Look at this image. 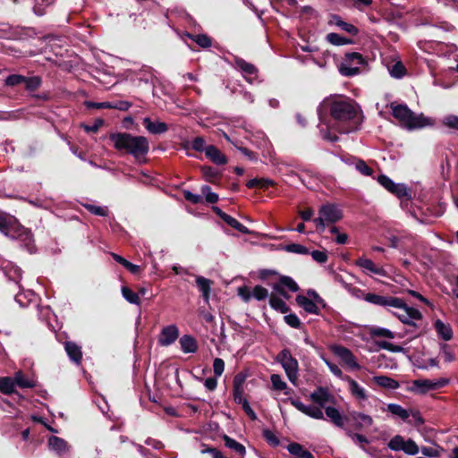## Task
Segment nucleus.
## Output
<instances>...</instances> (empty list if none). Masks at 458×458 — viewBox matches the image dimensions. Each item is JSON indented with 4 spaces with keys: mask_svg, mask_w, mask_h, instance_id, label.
Listing matches in <instances>:
<instances>
[{
    "mask_svg": "<svg viewBox=\"0 0 458 458\" xmlns=\"http://www.w3.org/2000/svg\"><path fill=\"white\" fill-rule=\"evenodd\" d=\"M329 110L331 117L337 122H347L352 120L357 114V107L347 98L342 96H331L326 98L318 106L317 112L319 118V131L321 137L331 142L338 140V136L331 132L328 125L324 123V113Z\"/></svg>",
    "mask_w": 458,
    "mask_h": 458,
    "instance_id": "obj_1",
    "label": "nucleus"
},
{
    "mask_svg": "<svg viewBox=\"0 0 458 458\" xmlns=\"http://www.w3.org/2000/svg\"><path fill=\"white\" fill-rule=\"evenodd\" d=\"M365 301L378 307H382L391 312L402 323L418 327L417 321L422 319L421 312L412 307H409L402 298L392 295H380L374 293H367Z\"/></svg>",
    "mask_w": 458,
    "mask_h": 458,
    "instance_id": "obj_2",
    "label": "nucleus"
},
{
    "mask_svg": "<svg viewBox=\"0 0 458 458\" xmlns=\"http://www.w3.org/2000/svg\"><path fill=\"white\" fill-rule=\"evenodd\" d=\"M114 148L120 152L132 156L137 161H145L149 150L148 140L128 132H115L109 135Z\"/></svg>",
    "mask_w": 458,
    "mask_h": 458,
    "instance_id": "obj_3",
    "label": "nucleus"
},
{
    "mask_svg": "<svg viewBox=\"0 0 458 458\" xmlns=\"http://www.w3.org/2000/svg\"><path fill=\"white\" fill-rule=\"evenodd\" d=\"M0 232L11 239L18 240L29 252L34 251L35 246L31 232L22 226L15 216L7 213H0Z\"/></svg>",
    "mask_w": 458,
    "mask_h": 458,
    "instance_id": "obj_4",
    "label": "nucleus"
},
{
    "mask_svg": "<svg viewBox=\"0 0 458 458\" xmlns=\"http://www.w3.org/2000/svg\"><path fill=\"white\" fill-rule=\"evenodd\" d=\"M390 107L393 116L399 121L402 127L409 131L421 129L432 124L429 118L422 114H416L404 104L391 103Z\"/></svg>",
    "mask_w": 458,
    "mask_h": 458,
    "instance_id": "obj_5",
    "label": "nucleus"
},
{
    "mask_svg": "<svg viewBox=\"0 0 458 458\" xmlns=\"http://www.w3.org/2000/svg\"><path fill=\"white\" fill-rule=\"evenodd\" d=\"M343 218L342 209L335 204L327 203L318 209V216L312 221L318 233H323L329 225L337 223Z\"/></svg>",
    "mask_w": 458,
    "mask_h": 458,
    "instance_id": "obj_6",
    "label": "nucleus"
},
{
    "mask_svg": "<svg viewBox=\"0 0 458 458\" xmlns=\"http://www.w3.org/2000/svg\"><path fill=\"white\" fill-rule=\"evenodd\" d=\"M295 301L299 307L313 315H319L321 309L327 307L325 300L315 290H309L307 295H297Z\"/></svg>",
    "mask_w": 458,
    "mask_h": 458,
    "instance_id": "obj_7",
    "label": "nucleus"
},
{
    "mask_svg": "<svg viewBox=\"0 0 458 458\" xmlns=\"http://www.w3.org/2000/svg\"><path fill=\"white\" fill-rule=\"evenodd\" d=\"M276 360L281 364L289 381L296 384L298 378L299 363L298 360L292 355L289 349H283L276 358Z\"/></svg>",
    "mask_w": 458,
    "mask_h": 458,
    "instance_id": "obj_8",
    "label": "nucleus"
},
{
    "mask_svg": "<svg viewBox=\"0 0 458 458\" xmlns=\"http://www.w3.org/2000/svg\"><path fill=\"white\" fill-rule=\"evenodd\" d=\"M448 379H417L412 382L411 390L420 394H424L431 390H437L448 384Z\"/></svg>",
    "mask_w": 458,
    "mask_h": 458,
    "instance_id": "obj_9",
    "label": "nucleus"
},
{
    "mask_svg": "<svg viewBox=\"0 0 458 458\" xmlns=\"http://www.w3.org/2000/svg\"><path fill=\"white\" fill-rule=\"evenodd\" d=\"M354 264L367 276L376 275L383 277L388 276V273L384 267L377 265L372 259L364 256L357 259Z\"/></svg>",
    "mask_w": 458,
    "mask_h": 458,
    "instance_id": "obj_10",
    "label": "nucleus"
},
{
    "mask_svg": "<svg viewBox=\"0 0 458 458\" xmlns=\"http://www.w3.org/2000/svg\"><path fill=\"white\" fill-rule=\"evenodd\" d=\"M289 402L294 408L303 414L315 420H324L323 411L316 404H305L296 398H290Z\"/></svg>",
    "mask_w": 458,
    "mask_h": 458,
    "instance_id": "obj_11",
    "label": "nucleus"
},
{
    "mask_svg": "<svg viewBox=\"0 0 458 458\" xmlns=\"http://www.w3.org/2000/svg\"><path fill=\"white\" fill-rule=\"evenodd\" d=\"M233 60L236 68L242 72L246 81L250 84L254 83L255 80L258 78L257 67L238 56H234Z\"/></svg>",
    "mask_w": 458,
    "mask_h": 458,
    "instance_id": "obj_12",
    "label": "nucleus"
},
{
    "mask_svg": "<svg viewBox=\"0 0 458 458\" xmlns=\"http://www.w3.org/2000/svg\"><path fill=\"white\" fill-rule=\"evenodd\" d=\"M344 381L348 384V391L351 395L361 405L369 398L368 391L350 376H345Z\"/></svg>",
    "mask_w": 458,
    "mask_h": 458,
    "instance_id": "obj_13",
    "label": "nucleus"
},
{
    "mask_svg": "<svg viewBox=\"0 0 458 458\" xmlns=\"http://www.w3.org/2000/svg\"><path fill=\"white\" fill-rule=\"evenodd\" d=\"M332 351L351 369H359L360 368L356 357L348 348L341 345H335L332 348Z\"/></svg>",
    "mask_w": 458,
    "mask_h": 458,
    "instance_id": "obj_14",
    "label": "nucleus"
},
{
    "mask_svg": "<svg viewBox=\"0 0 458 458\" xmlns=\"http://www.w3.org/2000/svg\"><path fill=\"white\" fill-rule=\"evenodd\" d=\"M179 336V329L175 325L164 327L158 336V344L161 346H169L173 344Z\"/></svg>",
    "mask_w": 458,
    "mask_h": 458,
    "instance_id": "obj_15",
    "label": "nucleus"
},
{
    "mask_svg": "<svg viewBox=\"0 0 458 458\" xmlns=\"http://www.w3.org/2000/svg\"><path fill=\"white\" fill-rule=\"evenodd\" d=\"M48 448L50 451L55 453L59 457H64L68 454L71 449L69 444L59 437L52 436L48 438Z\"/></svg>",
    "mask_w": 458,
    "mask_h": 458,
    "instance_id": "obj_16",
    "label": "nucleus"
},
{
    "mask_svg": "<svg viewBox=\"0 0 458 458\" xmlns=\"http://www.w3.org/2000/svg\"><path fill=\"white\" fill-rule=\"evenodd\" d=\"M311 401L320 409H325L327 404L332 403L334 397L330 394L327 389L318 387L317 390L310 394Z\"/></svg>",
    "mask_w": 458,
    "mask_h": 458,
    "instance_id": "obj_17",
    "label": "nucleus"
},
{
    "mask_svg": "<svg viewBox=\"0 0 458 458\" xmlns=\"http://www.w3.org/2000/svg\"><path fill=\"white\" fill-rule=\"evenodd\" d=\"M350 416L357 429L369 428L373 424L372 417L366 413L360 411H352L350 412Z\"/></svg>",
    "mask_w": 458,
    "mask_h": 458,
    "instance_id": "obj_18",
    "label": "nucleus"
},
{
    "mask_svg": "<svg viewBox=\"0 0 458 458\" xmlns=\"http://www.w3.org/2000/svg\"><path fill=\"white\" fill-rule=\"evenodd\" d=\"M196 285L202 293L203 300L206 303L209 302L212 281L202 276H196Z\"/></svg>",
    "mask_w": 458,
    "mask_h": 458,
    "instance_id": "obj_19",
    "label": "nucleus"
},
{
    "mask_svg": "<svg viewBox=\"0 0 458 458\" xmlns=\"http://www.w3.org/2000/svg\"><path fill=\"white\" fill-rule=\"evenodd\" d=\"M142 123L146 130L152 134H162L168 130L166 123L157 121L153 122L149 117H145Z\"/></svg>",
    "mask_w": 458,
    "mask_h": 458,
    "instance_id": "obj_20",
    "label": "nucleus"
},
{
    "mask_svg": "<svg viewBox=\"0 0 458 458\" xmlns=\"http://www.w3.org/2000/svg\"><path fill=\"white\" fill-rule=\"evenodd\" d=\"M64 349L67 355L75 364L79 365L82 360V352L81 346L73 342H66L64 344Z\"/></svg>",
    "mask_w": 458,
    "mask_h": 458,
    "instance_id": "obj_21",
    "label": "nucleus"
},
{
    "mask_svg": "<svg viewBox=\"0 0 458 458\" xmlns=\"http://www.w3.org/2000/svg\"><path fill=\"white\" fill-rule=\"evenodd\" d=\"M434 328L437 335L444 341H449L453 337V330L449 324L444 323L441 319L434 322Z\"/></svg>",
    "mask_w": 458,
    "mask_h": 458,
    "instance_id": "obj_22",
    "label": "nucleus"
},
{
    "mask_svg": "<svg viewBox=\"0 0 458 458\" xmlns=\"http://www.w3.org/2000/svg\"><path fill=\"white\" fill-rule=\"evenodd\" d=\"M4 274L10 281H13L17 285L18 289L21 288L20 281L22 277V271L19 267L13 264H8L4 267Z\"/></svg>",
    "mask_w": 458,
    "mask_h": 458,
    "instance_id": "obj_23",
    "label": "nucleus"
},
{
    "mask_svg": "<svg viewBox=\"0 0 458 458\" xmlns=\"http://www.w3.org/2000/svg\"><path fill=\"white\" fill-rule=\"evenodd\" d=\"M205 154L207 157L216 165H225L227 162L226 157L213 145L208 146Z\"/></svg>",
    "mask_w": 458,
    "mask_h": 458,
    "instance_id": "obj_24",
    "label": "nucleus"
},
{
    "mask_svg": "<svg viewBox=\"0 0 458 458\" xmlns=\"http://www.w3.org/2000/svg\"><path fill=\"white\" fill-rule=\"evenodd\" d=\"M286 449L293 458H314L310 451L304 449L303 446L298 443L289 444Z\"/></svg>",
    "mask_w": 458,
    "mask_h": 458,
    "instance_id": "obj_25",
    "label": "nucleus"
},
{
    "mask_svg": "<svg viewBox=\"0 0 458 458\" xmlns=\"http://www.w3.org/2000/svg\"><path fill=\"white\" fill-rule=\"evenodd\" d=\"M373 381L377 386L389 390H395L400 386L398 381L387 376H375Z\"/></svg>",
    "mask_w": 458,
    "mask_h": 458,
    "instance_id": "obj_26",
    "label": "nucleus"
},
{
    "mask_svg": "<svg viewBox=\"0 0 458 458\" xmlns=\"http://www.w3.org/2000/svg\"><path fill=\"white\" fill-rule=\"evenodd\" d=\"M180 346L184 353H194L197 351L196 340L189 335H182L180 340Z\"/></svg>",
    "mask_w": 458,
    "mask_h": 458,
    "instance_id": "obj_27",
    "label": "nucleus"
},
{
    "mask_svg": "<svg viewBox=\"0 0 458 458\" xmlns=\"http://www.w3.org/2000/svg\"><path fill=\"white\" fill-rule=\"evenodd\" d=\"M225 445L230 450L235 452L241 456H244L246 454V448L243 445L236 441L235 439L225 435L223 437Z\"/></svg>",
    "mask_w": 458,
    "mask_h": 458,
    "instance_id": "obj_28",
    "label": "nucleus"
},
{
    "mask_svg": "<svg viewBox=\"0 0 458 458\" xmlns=\"http://www.w3.org/2000/svg\"><path fill=\"white\" fill-rule=\"evenodd\" d=\"M327 417L336 426L342 428L344 426V418L340 411L332 406L325 408Z\"/></svg>",
    "mask_w": 458,
    "mask_h": 458,
    "instance_id": "obj_29",
    "label": "nucleus"
},
{
    "mask_svg": "<svg viewBox=\"0 0 458 458\" xmlns=\"http://www.w3.org/2000/svg\"><path fill=\"white\" fill-rule=\"evenodd\" d=\"M387 411L392 413L394 416L400 418L403 421H408L410 418V411L403 408L401 405L397 403H389L387 404Z\"/></svg>",
    "mask_w": 458,
    "mask_h": 458,
    "instance_id": "obj_30",
    "label": "nucleus"
},
{
    "mask_svg": "<svg viewBox=\"0 0 458 458\" xmlns=\"http://www.w3.org/2000/svg\"><path fill=\"white\" fill-rule=\"evenodd\" d=\"M14 298L21 307H27L35 299V293L30 290L21 291L15 294Z\"/></svg>",
    "mask_w": 458,
    "mask_h": 458,
    "instance_id": "obj_31",
    "label": "nucleus"
},
{
    "mask_svg": "<svg viewBox=\"0 0 458 458\" xmlns=\"http://www.w3.org/2000/svg\"><path fill=\"white\" fill-rule=\"evenodd\" d=\"M15 384L21 388H33L36 382L33 378L27 377L21 371H18L13 376Z\"/></svg>",
    "mask_w": 458,
    "mask_h": 458,
    "instance_id": "obj_32",
    "label": "nucleus"
},
{
    "mask_svg": "<svg viewBox=\"0 0 458 458\" xmlns=\"http://www.w3.org/2000/svg\"><path fill=\"white\" fill-rule=\"evenodd\" d=\"M269 304L272 309L283 314L287 313L290 310L286 302L274 293L269 297Z\"/></svg>",
    "mask_w": 458,
    "mask_h": 458,
    "instance_id": "obj_33",
    "label": "nucleus"
},
{
    "mask_svg": "<svg viewBox=\"0 0 458 458\" xmlns=\"http://www.w3.org/2000/svg\"><path fill=\"white\" fill-rule=\"evenodd\" d=\"M339 72L345 77H352L360 73V67L344 60L339 65Z\"/></svg>",
    "mask_w": 458,
    "mask_h": 458,
    "instance_id": "obj_34",
    "label": "nucleus"
},
{
    "mask_svg": "<svg viewBox=\"0 0 458 458\" xmlns=\"http://www.w3.org/2000/svg\"><path fill=\"white\" fill-rule=\"evenodd\" d=\"M275 184L274 181L268 178H253L249 180L246 182V186L249 189H252L255 187L260 188V189H267L270 186H273Z\"/></svg>",
    "mask_w": 458,
    "mask_h": 458,
    "instance_id": "obj_35",
    "label": "nucleus"
},
{
    "mask_svg": "<svg viewBox=\"0 0 458 458\" xmlns=\"http://www.w3.org/2000/svg\"><path fill=\"white\" fill-rule=\"evenodd\" d=\"M15 386L14 377H4L0 378V392L4 394L14 393Z\"/></svg>",
    "mask_w": 458,
    "mask_h": 458,
    "instance_id": "obj_36",
    "label": "nucleus"
},
{
    "mask_svg": "<svg viewBox=\"0 0 458 458\" xmlns=\"http://www.w3.org/2000/svg\"><path fill=\"white\" fill-rule=\"evenodd\" d=\"M352 162L350 163L352 165L355 169L365 176H371L373 174V169L369 167L365 161L360 158H352Z\"/></svg>",
    "mask_w": 458,
    "mask_h": 458,
    "instance_id": "obj_37",
    "label": "nucleus"
},
{
    "mask_svg": "<svg viewBox=\"0 0 458 458\" xmlns=\"http://www.w3.org/2000/svg\"><path fill=\"white\" fill-rule=\"evenodd\" d=\"M390 75L395 79H401L405 75L406 69L402 62L398 61L387 66Z\"/></svg>",
    "mask_w": 458,
    "mask_h": 458,
    "instance_id": "obj_38",
    "label": "nucleus"
},
{
    "mask_svg": "<svg viewBox=\"0 0 458 458\" xmlns=\"http://www.w3.org/2000/svg\"><path fill=\"white\" fill-rule=\"evenodd\" d=\"M333 19H334L335 25L338 26L339 28H341L343 30L346 31L347 33H349L352 36H356L359 33V30L357 27H355L354 25H352L351 23H347V22L342 21L339 16L335 15L333 17Z\"/></svg>",
    "mask_w": 458,
    "mask_h": 458,
    "instance_id": "obj_39",
    "label": "nucleus"
},
{
    "mask_svg": "<svg viewBox=\"0 0 458 458\" xmlns=\"http://www.w3.org/2000/svg\"><path fill=\"white\" fill-rule=\"evenodd\" d=\"M233 400L237 404H242L244 402L248 400L243 397V388L241 382L237 381L235 377L233 380Z\"/></svg>",
    "mask_w": 458,
    "mask_h": 458,
    "instance_id": "obj_40",
    "label": "nucleus"
},
{
    "mask_svg": "<svg viewBox=\"0 0 458 458\" xmlns=\"http://www.w3.org/2000/svg\"><path fill=\"white\" fill-rule=\"evenodd\" d=\"M391 193L399 199H411V191L404 183H396L394 189L391 191Z\"/></svg>",
    "mask_w": 458,
    "mask_h": 458,
    "instance_id": "obj_41",
    "label": "nucleus"
},
{
    "mask_svg": "<svg viewBox=\"0 0 458 458\" xmlns=\"http://www.w3.org/2000/svg\"><path fill=\"white\" fill-rule=\"evenodd\" d=\"M201 172L203 174L205 180L211 183L216 182V181L218 180L220 177L219 172L216 168L211 166H202Z\"/></svg>",
    "mask_w": 458,
    "mask_h": 458,
    "instance_id": "obj_42",
    "label": "nucleus"
},
{
    "mask_svg": "<svg viewBox=\"0 0 458 458\" xmlns=\"http://www.w3.org/2000/svg\"><path fill=\"white\" fill-rule=\"evenodd\" d=\"M121 291H122L123 297L129 303L135 304V305H140V304L139 293H134L132 290H131L127 286H123Z\"/></svg>",
    "mask_w": 458,
    "mask_h": 458,
    "instance_id": "obj_43",
    "label": "nucleus"
},
{
    "mask_svg": "<svg viewBox=\"0 0 458 458\" xmlns=\"http://www.w3.org/2000/svg\"><path fill=\"white\" fill-rule=\"evenodd\" d=\"M327 40L334 46H344L352 43L351 39H348L335 32L328 33L327 35Z\"/></svg>",
    "mask_w": 458,
    "mask_h": 458,
    "instance_id": "obj_44",
    "label": "nucleus"
},
{
    "mask_svg": "<svg viewBox=\"0 0 458 458\" xmlns=\"http://www.w3.org/2000/svg\"><path fill=\"white\" fill-rule=\"evenodd\" d=\"M82 206L92 215L98 216H106L108 215L107 207L97 206L89 203H84Z\"/></svg>",
    "mask_w": 458,
    "mask_h": 458,
    "instance_id": "obj_45",
    "label": "nucleus"
},
{
    "mask_svg": "<svg viewBox=\"0 0 458 458\" xmlns=\"http://www.w3.org/2000/svg\"><path fill=\"white\" fill-rule=\"evenodd\" d=\"M185 35L186 37L190 38L194 42H196L201 47L207 48L211 46V39L205 34L192 35L190 33H186Z\"/></svg>",
    "mask_w": 458,
    "mask_h": 458,
    "instance_id": "obj_46",
    "label": "nucleus"
},
{
    "mask_svg": "<svg viewBox=\"0 0 458 458\" xmlns=\"http://www.w3.org/2000/svg\"><path fill=\"white\" fill-rule=\"evenodd\" d=\"M228 225L233 227V229L237 230L238 232L242 233H249V229L243 225L242 223H240L238 220H236L234 217L226 215L225 217L223 219Z\"/></svg>",
    "mask_w": 458,
    "mask_h": 458,
    "instance_id": "obj_47",
    "label": "nucleus"
},
{
    "mask_svg": "<svg viewBox=\"0 0 458 458\" xmlns=\"http://www.w3.org/2000/svg\"><path fill=\"white\" fill-rule=\"evenodd\" d=\"M344 60L351 64L358 66L365 64V59L362 55L357 52L346 53Z\"/></svg>",
    "mask_w": 458,
    "mask_h": 458,
    "instance_id": "obj_48",
    "label": "nucleus"
},
{
    "mask_svg": "<svg viewBox=\"0 0 458 458\" xmlns=\"http://www.w3.org/2000/svg\"><path fill=\"white\" fill-rule=\"evenodd\" d=\"M284 288H287L289 291L295 293L299 291V286L296 282L290 276H281L278 282Z\"/></svg>",
    "mask_w": 458,
    "mask_h": 458,
    "instance_id": "obj_49",
    "label": "nucleus"
},
{
    "mask_svg": "<svg viewBox=\"0 0 458 458\" xmlns=\"http://www.w3.org/2000/svg\"><path fill=\"white\" fill-rule=\"evenodd\" d=\"M201 193L204 195L205 200L208 203L214 204L216 203L219 199L218 194L213 192L208 185H203L201 187Z\"/></svg>",
    "mask_w": 458,
    "mask_h": 458,
    "instance_id": "obj_50",
    "label": "nucleus"
},
{
    "mask_svg": "<svg viewBox=\"0 0 458 458\" xmlns=\"http://www.w3.org/2000/svg\"><path fill=\"white\" fill-rule=\"evenodd\" d=\"M262 436L270 446L276 447L280 445L279 438L272 430L264 429L262 432Z\"/></svg>",
    "mask_w": 458,
    "mask_h": 458,
    "instance_id": "obj_51",
    "label": "nucleus"
},
{
    "mask_svg": "<svg viewBox=\"0 0 458 458\" xmlns=\"http://www.w3.org/2000/svg\"><path fill=\"white\" fill-rule=\"evenodd\" d=\"M346 435L352 440V442L356 445H358L360 447V445H364L369 443V440L363 435L359 433H354L349 429L346 430Z\"/></svg>",
    "mask_w": 458,
    "mask_h": 458,
    "instance_id": "obj_52",
    "label": "nucleus"
},
{
    "mask_svg": "<svg viewBox=\"0 0 458 458\" xmlns=\"http://www.w3.org/2000/svg\"><path fill=\"white\" fill-rule=\"evenodd\" d=\"M273 389L283 391L287 389V384L282 379L278 374H272L270 377Z\"/></svg>",
    "mask_w": 458,
    "mask_h": 458,
    "instance_id": "obj_53",
    "label": "nucleus"
},
{
    "mask_svg": "<svg viewBox=\"0 0 458 458\" xmlns=\"http://www.w3.org/2000/svg\"><path fill=\"white\" fill-rule=\"evenodd\" d=\"M284 250L291 253L307 255L309 254V250L301 244L299 243H291L284 247Z\"/></svg>",
    "mask_w": 458,
    "mask_h": 458,
    "instance_id": "obj_54",
    "label": "nucleus"
},
{
    "mask_svg": "<svg viewBox=\"0 0 458 458\" xmlns=\"http://www.w3.org/2000/svg\"><path fill=\"white\" fill-rule=\"evenodd\" d=\"M404 445V439L403 437L394 436L389 442L388 447L393 451H403Z\"/></svg>",
    "mask_w": 458,
    "mask_h": 458,
    "instance_id": "obj_55",
    "label": "nucleus"
},
{
    "mask_svg": "<svg viewBox=\"0 0 458 458\" xmlns=\"http://www.w3.org/2000/svg\"><path fill=\"white\" fill-rule=\"evenodd\" d=\"M377 182L383 186L386 190H387L389 192H391V191L394 189V187L395 186L396 182H394L392 179H390L387 175L386 174H380L378 177H377Z\"/></svg>",
    "mask_w": 458,
    "mask_h": 458,
    "instance_id": "obj_56",
    "label": "nucleus"
},
{
    "mask_svg": "<svg viewBox=\"0 0 458 458\" xmlns=\"http://www.w3.org/2000/svg\"><path fill=\"white\" fill-rule=\"evenodd\" d=\"M208 145H206V141L202 137H196L191 141V148L198 152L207 151Z\"/></svg>",
    "mask_w": 458,
    "mask_h": 458,
    "instance_id": "obj_57",
    "label": "nucleus"
},
{
    "mask_svg": "<svg viewBox=\"0 0 458 458\" xmlns=\"http://www.w3.org/2000/svg\"><path fill=\"white\" fill-rule=\"evenodd\" d=\"M252 296L257 301H263L268 297V291L261 285H256L253 288Z\"/></svg>",
    "mask_w": 458,
    "mask_h": 458,
    "instance_id": "obj_58",
    "label": "nucleus"
},
{
    "mask_svg": "<svg viewBox=\"0 0 458 458\" xmlns=\"http://www.w3.org/2000/svg\"><path fill=\"white\" fill-rule=\"evenodd\" d=\"M403 451L409 455H415L419 453V447L413 440L409 439L404 441Z\"/></svg>",
    "mask_w": 458,
    "mask_h": 458,
    "instance_id": "obj_59",
    "label": "nucleus"
},
{
    "mask_svg": "<svg viewBox=\"0 0 458 458\" xmlns=\"http://www.w3.org/2000/svg\"><path fill=\"white\" fill-rule=\"evenodd\" d=\"M24 81L25 76L20 74H12L6 77L5 85L13 87L20 84H23Z\"/></svg>",
    "mask_w": 458,
    "mask_h": 458,
    "instance_id": "obj_60",
    "label": "nucleus"
},
{
    "mask_svg": "<svg viewBox=\"0 0 458 458\" xmlns=\"http://www.w3.org/2000/svg\"><path fill=\"white\" fill-rule=\"evenodd\" d=\"M23 84L26 89L32 91L39 87L40 79L38 77H25Z\"/></svg>",
    "mask_w": 458,
    "mask_h": 458,
    "instance_id": "obj_61",
    "label": "nucleus"
},
{
    "mask_svg": "<svg viewBox=\"0 0 458 458\" xmlns=\"http://www.w3.org/2000/svg\"><path fill=\"white\" fill-rule=\"evenodd\" d=\"M326 364L327 365L329 370L333 375H335L336 377L342 379L344 381L345 375H344L342 369L335 363L330 362L327 359H324Z\"/></svg>",
    "mask_w": 458,
    "mask_h": 458,
    "instance_id": "obj_62",
    "label": "nucleus"
},
{
    "mask_svg": "<svg viewBox=\"0 0 458 458\" xmlns=\"http://www.w3.org/2000/svg\"><path fill=\"white\" fill-rule=\"evenodd\" d=\"M284 322L293 328H300L301 321L297 315L295 314H287L284 317Z\"/></svg>",
    "mask_w": 458,
    "mask_h": 458,
    "instance_id": "obj_63",
    "label": "nucleus"
},
{
    "mask_svg": "<svg viewBox=\"0 0 458 458\" xmlns=\"http://www.w3.org/2000/svg\"><path fill=\"white\" fill-rule=\"evenodd\" d=\"M443 124L448 128L455 129L458 131V116L454 114H448L443 118Z\"/></svg>",
    "mask_w": 458,
    "mask_h": 458,
    "instance_id": "obj_64",
    "label": "nucleus"
}]
</instances>
